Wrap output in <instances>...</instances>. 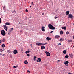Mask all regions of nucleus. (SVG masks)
Wrapping results in <instances>:
<instances>
[{"label": "nucleus", "mask_w": 74, "mask_h": 74, "mask_svg": "<svg viewBox=\"0 0 74 74\" xmlns=\"http://www.w3.org/2000/svg\"><path fill=\"white\" fill-rule=\"evenodd\" d=\"M48 27L51 30H55V27L53 26L51 24H49L48 25Z\"/></svg>", "instance_id": "f257e3e1"}, {"label": "nucleus", "mask_w": 74, "mask_h": 74, "mask_svg": "<svg viewBox=\"0 0 74 74\" xmlns=\"http://www.w3.org/2000/svg\"><path fill=\"white\" fill-rule=\"evenodd\" d=\"M47 44V43H36V45H38V46H40V45H45Z\"/></svg>", "instance_id": "f03ea898"}, {"label": "nucleus", "mask_w": 74, "mask_h": 74, "mask_svg": "<svg viewBox=\"0 0 74 74\" xmlns=\"http://www.w3.org/2000/svg\"><path fill=\"white\" fill-rule=\"evenodd\" d=\"M1 34L2 36H5L6 34L5 33V31L3 30H2L1 31Z\"/></svg>", "instance_id": "7ed1b4c3"}, {"label": "nucleus", "mask_w": 74, "mask_h": 74, "mask_svg": "<svg viewBox=\"0 0 74 74\" xmlns=\"http://www.w3.org/2000/svg\"><path fill=\"white\" fill-rule=\"evenodd\" d=\"M68 18H70V19H72L73 18V15L72 14H69L68 15Z\"/></svg>", "instance_id": "20e7f679"}, {"label": "nucleus", "mask_w": 74, "mask_h": 74, "mask_svg": "<svg viewBox=\"0 0 74 74\" xmlns=\"http://www.w3.org/2000/svg\"><path fill=\"white\" fill-rule=\"evenodd\" d=\"M45 53L46 54L47 56H49L50 55H51V54H50V53H49L47 51H46L45 52Z\"/></svg>", "instance_id": "39448f33"}, {"label": "nucleus", "mask_w": 74, "mask_h": 74, "mask_svg": "<svg viewBox=\"0 0 74 74\" xmlns=\"http://www.w3.org/2000/svg\"><path fill=\"white\" fill-rule=\"evenodd\" d=\"M41 61V59L40 58H38V59L36 60L37 62H39V63H40Z\"/></svg>", "instance_id": "423d86ee"}, {"label": "nucleus", "mask_w": 74, "mask_h": 74, "mask_svg": "<svg viewBox=\"0 0 74 74\" xmlns=\"http://www.w3.org/2000/svg\"><path fill=\"white\" fill-rule=\"evenodd\" d=\"M18 53V51L16 50H14L13 51V53L14 54H16Z\"/></svg>", "instance_id": "0eeeda50"}, {"label": "nucleus", "mask_w": 74, "mask_h": 74, "mask_svg": "<svg viewBox=\"0 0 74 74\" xmlns=\"http://www.w3.org/2000/svg\"><path fill=\"white\" fill-rule=\"evenodd\" d=\"M3 26H4V29H5V30H6V31H7V26L4 25Z\"/></svg>", "instance_id": "6e6552de"}, {"label": "nucleus", "mask_w": 74, "mask_h": 74, "mask_svg": "<svg viewBox=\"0 0 74 74\" xmlns=\"http://www.w3.org/2000/svg\"><path fill=\"white\" fill-rule=\"evenodd\" d=\"M62 29L65 30H66V27H62Z\"/></svg>", "instance_id": "1a4fd4ad"}, {"label": "nucleus", "mask_w": 74, "mask_h": 74, "mask_svg": "<svg viewBox=\"0 0 74 74\" xmlns=\"http://www.w3.org/2000/svg\"><path fill=\"white\" fill-rule=\"evenodd\" d=\"M46 40L47 41H49V40H51V38L48 37H47L46 38Z\"/></svg>", "instance_id": "9d476101"}, {"label": "nucleus", "mask_w": 74, "mask_h": 74, "mask_svg": "<svg viewBox=\"0 0 74 74\" xmlns=\"http://www.w3.org/2000/svg\"><path fill=\"white\" fill-rule=\"evenodd\" d=\"M41 49H45V47L44 46H42L41 47Z\"/></svg>", "instance_id": "9b49d317"}, {"label": "nucleus", "mask_w": 74, "mask_h": 74, "mask_svg": "<svg viewBox=\"0 0 74 74\" xmlns=\"http://www.w3.org/2000/svg\"><path fill=\"white\" fill-rule=\"evenodd\" d=\"M69 11H67L66 12V15H69Z\"/></svg>", "instance_id": "f8f14e48"}, {"label": "nucleus", "mask_w": 74, "mask_h": 74, "mask_svg": "<svg viewBox=\"0 0 74 74\" xmlns=\"http://www.w3.org/2000/svg\"><path fill=\"white\" fill-rule=\"evenodd\" d=\"M69 63V62L68 61H66L65 62H64V64L65 65H66L67 64H68Z\"/></svg>", "instance_id": "ddd939ff"}, {"label": "nucleus", "mask_w": 74, "mask_h": 74, "mask_svg": "<svg viewBox=\"0 0 74 74\" xmlns=\"http://www.w3.org/2000/svg\"><path fill=\"white\" fill-rule=\"evenodd\" d=\"M5 24L6 25H10V23L8 22H6Z\"/></svg>", "instance_id": "4468645a"}, {"label": "nucleus", "mask_w": 74, "mask_h": 74, "mask_svg": "<svg viewBox=\"0 0 74 74\" xmlns=\"http://www.w3.org/2000/svg\"><path fill=\"white\" fill-rule=\"evenodd\" d=\"M63 53L64 54H66L67 53V51L66 50H64L63 51Z\"/></svg>", "instance_id": "2eb2a0df"}, {"label": "nucleus", "mask_w": 74, "mask_h": 74, "mask_svg": "<svg viewBox=\"0 0 74 74\" xmlns=\"http://www.w3.org/2000/svg\"><path fill=\"white\" fill-rule=\"evenodd\" d=\"M63 31H61L60 32V34H63Z\"/></svg>", "instance_id": "dca6fc26"}, {"label": "nucleus", "mask_w": 74, "mask_h": 74, "mask_svg": "<svg viewBox=\"0 0 74 74\" xmlns=\"http://www.w3.org/2000/svg\"><path fill=\"white\" fill-rule=\"evenodd\" d=\"M24 63L25 64H27L28 63V62H27V61L26 60L24 61Z\"/></svg>", "instance_id": "f3484780"}, {"label": "nucleus", "mask_w": 74, "mask_h": 74, "mask_svg": "<svg viewBox=\"0 0 74 74\" xmlns=\"http://www.w3.org/2000/svg\"><path fill=\"white\" fill-rule=\"evenodd\" d=\"M2 47L3 48H4L5 47V45L4 44H3L2 45Z\"/></svg>", "instance_id": "a211bd4d"}, {"label": "nucleus", "mask_w": 74, "mask_h": 74, "mask_svg": "<svg viewBox=\"0 0 74 74\" xmlns=\"http://www.w3.org/2000/svg\"><path fill=\"white\" fill-rule=\"evenodd\" d=\"M64 39H62V38L60 39L59 40V41H64Z\"/></svg>", "instance_id": "6ab92c4d"}, {"label": "nucleus", "mask_w": 74, "mask_h": 74, "mask_svg": "<svg viewBox=\"0 0 74 74\" xmlns=\"http://www.w3.org/2000/svg\"><path fill=\"white\" fill-rule=\"evenodd\" d=\"M60 36H59L58 35H56L55 36V38H59V37H60Z\"/></svg>", "instance_id": "aec40b11"}, {"label": "nucleus", "mask_w": 74, "mask_h": 74, "mask_svg": "<svg viewBox=\"0 0 74 74\" xmlns=\"http://www.w3.org/2000/svg\"><path fill=\"white\" fill-rule=\"evenodd\" d=\"M73 42V40H69L68 41V42Z\"/></svg>", "instance_id": "412c9836"}, {"label": "nucleus", "mask_w": 74, "mask_h": 74, "mask_svg": "<svg viewBox=\"0 0 74 74\" xmlns=\"http://www.w3.org/2000/svg\"><path fill=\"white\" fill-rule=\"evenodd\" d=\"M16 67H18V66H14L13 67V69H15V68H16Z\"/></svg>", "instance_id": "4be33fe9"}, {"label": "nucleus", "mask_w": 74, "mask_h": 74, "mask_svg": "<svg viewBox=\"0 0 74 74\" xmlns=\"http://www.w3.org/2000/svg\"><path fill=\"white\" fill-rule=\"evenodd\" d=\"M69 55H70V58H73V55H72V54H69Z\"/></svg>", "instance_id": "5701e85b"}, {"label": "nucleus", "mask_w": 74, "mask_h": 74, "mask_svg": "<svg viewBox=\"0 0 74 74\" xmlns=\"http://www.w3.org/2000/svg\"><path fill=\"white\" fill-rule=\"evenodd\" d=\"M36 58H37V57L36 56H34V60H36Z\"/></svg>", "instance_id": "b1692460"}, {"label": "nucleus", "mask_w": 74, "mask_h": 74, "mask_svg": "<svg viewBox=\"0 0 74 74\" xmlns=\"http://www.w3.org/2000/svg\"><path fill=\"white\" fill-rule=\"evenodd\" d=\"M7 51L9 53H10V52H11V51L10 50H7Z\"/></svg>", "instance_id": "393cba45"}, {"label": "nucleus", "mask_w": 74, "mask_h": 74, "mask_svg": "<svg viewBox=\"0 0 74 74\" xmlns=\"http://www.w3.org/2000/svg\"><path fill=\"white\" fill-rule=\"evenodd\" d=\"M65 58H69V56L68 55H66L65 56Z\"/></svg>", "instance_id": "a878e982"}, {"label": "nucleus", "mask_w": 74, "mask_h": 74, "mask_svg": "<svg viewBox=\"0 0 74 74\" xmlns=\"http://www.w3.org/2000/svg\"><path fill=\"white\" fill-rule=\"evenodd\" d=\"M29 51H26L25 52V53H26V54L29 53Z\"/></svg>", "instance_id": "bb28decb"}, {"label": "nucleus", "mask_w": 74, "mask_h": 74, "mask_svg": "<svg viewBox=\"0 0 74 74\" xmlns=\"http://www.w3.org/2000/svg\"><path fill=\"white\" fill-rule=\"evenodd\" d=\"M16 12V11L14 10L13 12V13H14V14H15Z\"/></svg>", "instance_id": "cd10ccee"}, {"label": "nucleus", "mask_w": 74, "mask_h": 74, "mask_svg": "<svg viewBox=\"0 0 74 74\" xmlns=\"http://www.w3.org/2000/svg\"><path fill=\"white\" fill-rule=\"evenodd\" d=\"M66 33L67 34H69V32L67 31L66 32Z\"/></svg>", "instance_id": "c85d7f7f"}, {"label": "nucleus", "mask_w": 74, "mask_h": 74, "mask_svg": "<svg viewBox=\"0 0 74 74\" xmlns=\"http://www.w3.org/2000/svg\"><path fill=\"white\" fill-rule=\"evenodd\" d=\"M2 41L4 42V41H5V39H3L2 40Z\"/></svg>", "instance_id": "c756f323"}, {"label": "nucleus", "mask_w": 74, "mask_h": 74, "mask_svg": "<svg viewBox=\"0 0 74 74\" xmlns=\"http://www.w3.org/2000/svg\"><path fill=\"white\" fill-rule=\"evenodd\" d=\"M27 56H30V54H27Z\"/></svg>", "instance_id": "7c9ffc66"}, {"label": "nucleus", "mask_w": 74, "mask_h": 74, "mask_svg": "<svg viewBox=\"0 0 74 74\" xmlns=\"http://www.w3.org/2000/svg\"><path fill=\"white\" fill-rule=\"evenodd\" d=\"M28 51H29V52H30L31 51H30V49H28Z\"/></svg>", "instance_id": "2f4dec72"}, {"label": "nucleus", "mask_w": 74, "mask_h": 74, "mask_svg": "<svg viewBox=\"0 0 74 74\" xmlns=\"http://www.w3.org/2000/svg\"><path fill=\"white\" fill-rule=\"evenodd\" d=\"M45 29V27L44 26L42 27V29Z\"/></svg>", "instance_id": "473e14b6"}, {"label": "nucleus", "mask_w": 74, "mask_h": 74, "mask_svg": "<svg viewBox=\"0 0 74 74\" xmlns=\"http://www.w3.org/2000/svg\"><path fill=\"white\" fill-rule=\"evenodd\" d=\"M42 31L43 32H45V29H42Z\"/></svg>", "instance_id": "72a5a7b5"}, {"label": "nucleus", "mask_w": 74, "mask_h": 74, "mask_svg": "<svg viewBox=\"0 0 74 74\" xmlns=\"http://www.w3.org/2000/svg\"><path fill=\"white\" fill-rule=\"evenodd\" d=\"M30 46H31V48H33V46H32V44H30Z\"/></svg>", "instance_id": "f704fd0d"}, {"label": "nucleus", "mask_w": 74, "mask_h": 74, "mask_svg": "<svg viewBox=\"0 0 74 74\" xmlns=\"http://www.w3.org/2000/svg\"><path fill=\"white\" fill-rule=\"evenodd\" d=\"M0 52H3V50L1 49H0Z\"/></svg>", "instance_id": "c9c22d12"}, {"label": "nucleus", "mask_w": 74, "mask_h": 74, "mask_svg": "<svg viewBox=\"0 0 74 74\" xmlns=\"http://www.w3.org/2000/svg\"><path fill=\"white\" fill-rule=\"evenodd\" d=\"M10 29L12 31V30H14V28H11V29Z\"/></svg>", "instance_id": "e433bc0d"}, {"label": "nucleus", "mask_w": 74, "mask_h": 74, "mask_svg": "<svg viewBox=\"0 0 74 74\" xmlns=\"http://www.w3.org/2000/svg\"><path fill=\"white\" fill-rule=\"evenodd\" d=\"M26 12H28V10H27V9H26Z\"/></svg>", "instance_id": "4c0bfd02"}, {"label": "nucleus", "mask_w": 74, "mask_h": 74, "mask_svg": "<svg viewBox=\"0 0 74 74\" xmlns=\"http://www.w3.org/2000/svg\"><path fill=\"white\" fill-rule=\"evenodd\" d=\"M11 31H12L11 30V29H10V30H9V32H11Z\"/></svg>", "instance_id": "58836bf2"}, {"label": "nucleus", "mask_w": 74, "mask_h": 74, "mask_svg": "<svg viewBox=\"0 0 74 74\" xmlns=\"http://www.w3.org/2000/svg\"><path fill=\"white\" fill-rule=\"evenodd\" d=\"M25 34L26 35H27V34H28V33L26 32H25Z\"/></svg>", "instance_id": "ea45409f"}, {"label": "nucleus", "mask_w": 74, "mask_h": 74, "mask_svg": "<svg viewBox=\"0 0 74 74\" xmlns=\"http://www.w3.org/2000/svg\"><path fill=\"white\" fill-rule=\"evenodd\" d=\"M1 19L0 18V23H1Z\"/></svg>", "instance_id": "a19ab883"}, {"label": "nucleus", "mask_w": 74, "mask_h": 74, "mask_svg": "<svg viewBox=\"0 0 74 74\" xmlns=\"http://www.w3.org/2000/svg\"><path fill=\"white\" fill-rule=\"evenodd\" d=\"M55 19H58V16L55 17Z\"/></svg>", "instance_id": "79ce46f5"}, {"label": "nucleus", "mask_w": 74, "mask_h": 74, "mask_svg": "<svg viewBox=\"0 0 74 74\" xmlns=\"http://www.w3.org/2000/svg\"><path fill=\"white\" fill-rule=\"evenodd\" d=\"M32 5H34V4H33V2H32V3H31Z\"/></svg>", "instance_id": "37998d69"}, {"label": "nucleus", "mask_w": 74, "mask_h": 74, "mask_svg": "<svg viewBox=\"0 0 74 74\" xmlns=\"http://www.w3.org/2000/svg\"><path fill=\"white\" fill-rule=\"evenodd\" d=\"M53 33V31H51L50 32V33Z\"/></svg>", "instance_id": "c03bdc74"}, {"label": "nucleus", "mask_w": 74, "mask_h": 74, "mask_svg": "<svg viewBox=\"0 0 74 74\" xmlns=\"http://www.w3.org/2000/svg\"><path fill=\"white\" fill-rule=\"evenodd\" d=\"M42 15H44V13H42Z\"/></svg>", "instance_id": "a18cd8bd"}, {"label": "nucleus", "mask_w": 74, "mask_h": 74, "mask_svg": "<svg viewBox=\"0 0 74 74\" xmlns=\"http://www.w3.org/2000/svg\"><path fill=\"white\" fill-rule=\"evenodd\" d=\"M58 45H61V43H59L58 44Z\"/></svg>", "instance_id": "49530a36"}, {"label": "nucleus", "mask_w": 74, "mask_h": 74, "mask_svg": "<svg viewBox=\"0 0 74 74\" xmlns=\"http://www.w3.org/2000/svg\"><path fill=\"white\" fill-rule=\"evenodd\" d=\"M27 73H29V70H27Z\"/></svg>", "instance_id": "de8ad7c7"}, {"label": "nucleus", "mask_w": 74, "mask_h": 74, "mask_svg": "<svg viewBox=\"0 0 74 74\" xmlns=\"http://www.w3.org/2000/svg\"><path fill=\"white\" fill-rule=\"evenodd\" d=\"M1 40H0V44H1Z\"/></svg>", "instance_id": "09e8293b"}, {"label": "nucleus", "mask_w": 74, "mask_h": 74, "mask_svg": "<svg viewBox=\"0 0 74 74\" xmlns=\"http://www.w3.org/2000/svg\"><path fill=\"white\" fill-rule=\"evenodd\" d=\"M2 56H5V54H4L3 55H2Z\"/></svg>", "instance_id": "8fccbe9b"}, {"label": "nucleus", "mask_w": 74, "mask_h": 74, "mask_svg": "<svg viewBox=\"0 0 74 74\" xmlns=\"http://www.w3.org/2000/svg\"><path fill=\"white\" fill-rule=\"evenodd\" d=\"M0 55H2V53H0Z\"/></svg>", "instance_id": "3c124183"}, {"label": "nucleus", "mask_w": 74, "mask_h": 74, "mask_svg": "<svg viewBox=\"0 0 74 74\" xmlns=\"http://www.w3.org/2000/svg\"><path fill=\"white\" fill-rule=\"evenodd\" d=\"M60 61V60H58L57 61V62H59Z\"/></svg>", "instance_id": "603ef678"}, {"label": "nucleus", "mask_w": 74, "mask_h": 74, "mask_svg": "<svg viewBox=\"0 0 74 74\" xmlns=\"http://www.w3.org/2000/svg\"><path fill=\"white\" fill-rule=\"evenodd\" d=\"M19 24H21V23L19 22Z\"/></svg>", "instance_id": "864d4df0"}, {"label": "nucleus", "mask_w": 74, "mask_h": 74, "mask_svg": "<svg viewBox=\"0 0 74 74\" xmlns=\"http://www.w3.org/2000/svg\"><path fill=\"white\" fill-rule=\"evenodd\" d=\"M73 39H74V36H73Z\"/></svg>", "instance_id": "5fc2aeb1"}, {"label": "nucleus", "mask_w": 74, "mask_h": 74, "mask_svg": "<svg viewBox=\"0 0 74 74\" xmlns=\"http://www.w3.org/2000/svg\"><path fill=\"white\" fill-rule=\"evenodd\" d=\"M8 34H9V33H8Z\"/></svg>", "instance_id": "6e6d98bb"}, {"label": "nucleus", "mask_w": 74, "mask_h": 74, "mask_svg": "<svg viewBox=\"0 0 74 74\" xmlns=\"http://www.w3.org/2000/svg\"><path fill=\"white\" fill-rule=\"evenodd\" d=\"M29 73H30V71H29Z\"/></svg>", "instance_id": "4d7b16f0"}, {"label": "nucleus", "mask_w": 74, "mask_h": 74, "mask_svg": "<svg viewBox=\"0 0 74 74\" xmlns=\"http://www.w3.org/2000/svg\"><path fill=\"white\" fill-rule=\"evenodd\" d=\"M26 1V0H25V1Z\"/></svg>", "instance_id": "13d9d810"}, {"label": "nucleus", "mask_w": 74, "mask_h": 74, "mask_svg": "<svg viewBox=\"0 0 74 74\" xmlns=\"http://www.w3.org/2000/svg\"><path fill=\"white\" fill-rule=\"evenodd\" d=\"M30 7H31V6H30Z\"/></svg>", "instance_id": "bf43d9fd"}, {"label": "nucleus", "mask_w": 74, "mask_h": 74, "mask_svg": "<svg viewBox=\"0 0 74 74\" xmlns=\"http://www.w3.org/2000/svg\"><path fill=\"white\" fill-rule=\"evenodd\" d=\"M47 49H48V48H47Z\"/></svg>", "instance_id": "052dcab7"}, {"label": "nucleus", "mask_w": 74, "mask_h": 74, "mask_svg": "<svg viewBox=\"0 0 74 74\" xmlns=\"http://www.w3.org/2000/svg\"><path fill=\"white\" fill-rule=\"evenodd\" d=\"M7 29H8V28H7Z\"/></svg>", "instance_id": "680f3d73"}, {"label": "nucleus", "mask_w": 74, "mask_h": 74, "mask_svg": "<svg viewBox=\"0 0 74 74\" xmlns=\"http://www.w3.org/2000/svg\"><path fill=\"white\" fill-rule=\"evenodd\" d=\"M73 47H74V46H73Z\"/></svg>", "instance_id": "e2e57ef3"}]
</instances>
